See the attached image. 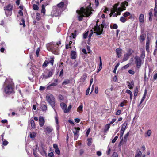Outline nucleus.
I'll list each match as a JSON object with an SVG mask.
<instances>
[{
  "label": "nucleus",
  "mask_w": 157,
  "mask_h": 157,
  "mask_svg": "<svg viewBox=\"0 0 157 157\" xmlns=\"http://www.w3.org/2000/svg\"><path fill=\"white\" fill-rule=\"evenodd\" d=\"M39 124L41 127H43L45 123V121L43 117H40L39 118Z\"/></svg>",
  "instance_id": "4468645a"
},
{
  "label": "nucleus",
  "mask_w": 157,
  "mask_h": 157,
  "mask_svg": "<svg viewBox=\"0 0 157 157\" xmlns=\"http://www.w3.org/2000/svg\"><path fill=\"white\" fill-rule=\"evenodd\" d=\"M119 134V133H118L117 134V136H116L114 137V138L112 140V143H114L116 142V140H117V139L118 138Z\"/></svg>",
  "instance_id": "c03bdc74"
},
{
  "label": "nucleus",
  "mask_w": 157,
  "mask_h": 157,
  "mask_svg": "<svg viewBox=\"0 0 157 157\" xmlns=\"http://www.w3.org/2000/svg\"><path fill=\"white\" fill-rule=\"evenodd\" d=\"M76 52L74 51H71L70 54L71 58L72 59H76Z\"/></svg>",
  "instance_id": "ddd939ff"
},
{
  "label": "nucleus",
  "mask_w": 157,
  "mask_h": 157,
  "mask_svg": "<svg viewBox=\"0 0 157 157\" xmlns=\"http://www.w3.org/2000/svg\"><path fill=\"white\" fill-rule=\"evenodd\" d=\"M117 10H116L112 8L111 10V12L110 14V16H111V14H113L116 12L117 11Z\"/></svg>",
  "instance_id": "864d4df0"
},
{
  "label": "nucleus",
  "mask_w": 157,
  "mask_h": 157,
  "mask_svg": "<svg viewBox=\"0 0 157 157\" xmlns=\"http://www.w3.org/2000/svg\"><path fill=\"white\" fill-rule=\"evenodd\" d=\"M110 27L111 29H112L113 28L114 29H116L118 28V26L116 24H114L113 25V26H112V25H110Z\"/></svg>",
  "instance_id": "8fccbe9b"
},
{
  "label": "nucleus",
  "mask_w": 157,
  "mask_h": 157,
  "mask_svg": "<svg viewBox=\"0 0 157 157\" xmlns=\"http://www.w3.org/2000/svg\"><path fill=\"white\" fill-rule=\"evenodd\" d=\"M120 21L121 22L124 23L127 21V19L125 18L124 16L121 17L120 18Z\"/></svg>",
  "instance_id": "f704fd0d"
},
{
  "label": "nucleus",
  "mask_w": 157,
  "mask_h": 157,
  "mask_svg": "<svg viewBox=\"0 0 157 157\" xmlns=\"http://www.w3.org/2000/svg\"><path fill=\"white\" fill-rule=\"evenodd\" d=\"M71 82V80L70 79H67L65 80L62 83V85H67L70 83Z\"/></svg>",
  "instance_id": "c756f323"
},
{
  "label": "nucleus",
  "mask_w": 157,
  "mask_h": 157,
  "mask_svg": "<svg viewBox=\"0 0 157 157\" xmlns=\"http://www.w3.org/2000/svg\"><path fill=\"white\" fill-rule=\"evenodd\" d=\"M46 100L52 107L55 106V99L54 96L51 94H47L46 96Z\"/></svg>",
  "instance_id": "20e7f679"
},
{
  "label": "nucleus",
  "mask_w": 157,
  "mask_h": 157,
  "mask_svg": "<svg viewBox=\"0 0 157 157\" xmlns=\"http://www.w3.org/2000/svg\"><path fill=\"white\" fill-rule=\"evenodd\" d=\"M77 111L79 113H82L83 111L82 105H80L77 109Z\"/></svg>",
  "instance_id": "cd10ccee"
},
{
  "label": "nucleus",
  "mask_w": 157,
  "mask_h": 157,
  "mask_svg": "<svg viewBox=\"0 0 157 157\" xmlns=\"http://www.w3.org/2000/svg\"><path fill=\"white\" fill-rule=\"evenodd\" d=\"M4 91L8 94L14 93V86L13 83L10 80L6 79L4 82Z\"/></svg>",
  "instance_id": "f03ea898"
},
{
  "label": "nucleus",
  "mask_w": 157,
  "mask_h": 157,
  "mask_svg": "<svg viewBox=\"0 0 157 157\" xmlns=\"http://www.w3.org/2000/svg\"><path fill=\"white\" fill-rule=\"evenodd\" d=\"M33 9L34 10H38L39 9V7L36 4H34L33 5Z\"/></svg>",
  "instance_id": "a19ab883"
},
{
  "label": "nucleus",
  "mask_w": 157,
  "mask_h": 157,
  "mask_svg": "<svg viewBox=\"0 0 157 157\" xmlns=\"http://www.w3.org/2000/svg\"><path fill=\"white\" fill-rule=\"evenodd\" d=\"M150 40L148 37L147 38V40L146 41V49L147 52H150L149 47Z\"/></svg>",
  "instance_id": "f3484780"
},
{
  "label": "nucleus",
  "mask_w": 157,
  "mask_h": 157,
  "mask_svg": "<svg viewBox=\"0 0 157 157\" xmlns=\"http://www.w3.org/2000/svg\"><path fill=\"white\" fill-rule=\"evenodd\" d=\"M90 128H89L87 129V130L86 131V136L87 137L89 134L90 132Z\"/></svg>",
  "instance_id": "bf43d9fd"
},
{
  "label": "nucleus",
  "mask_w": 157,
  "mask_h": 157,
  "mask_svg": "<svg viewBox=\"0 0 157 157\" xmlns=\"http://www.w3.org/2000/svg\"><path fill=\"white\" fill-rule=\"evenodd\" d=\"M49 63V62L48 61L45 60L43 65V67H46L47 66L48 64Z\"/></svg>",
  "instance_id": "a18cd8bd"
},
{
  "label": "nucleus",
  "mask_w": 157,
  "mask_h": 157,
  "mask_svg": "<svg viewBox=\"0 0 157 157\" xmlns=\"http://www.w3.org/2000/svg\"><path fill=\"white\" fill-rule=\"evenodd\" d=\"M64 6V3L63 2H61L57 5V6L59 8H62Z\"/></svg>",
  "instance_id": "473e14b6"
},
{
  "label": "nucleus",
  "mask_w": 157,
  "mask_h": 157,
  "mask_svg": "<svg viewBox=\"0 0 157 157\" xmlns=\"http://www.w3.org/2000/svg\"><path fill=\"white\" fill-rule=\"evenodd\" d=\"M36 136V134L34 132H33L32 133L30 132V133L29 136L30 138L33 139H34Z\"/></svg>",
  "instance_id": "5701e85b"
},
{
  "label": "nucleus",
  "mask_w": 157,
  "mask_h": 157,
  "mask_svg": "<svg viewBox=\"0 0 157 157\" xmlns=\"http://www.w3.org/2000/svg\"><path fill=\"white\" fill-rule=\"evenodd\" d=\"M121 113V111L120 110H118L116 113V115H120Z\"/></svg>",
  "instance_id": "338daca9"
},
{
  "label": "nucleus",
  "mask_w": 157,
  "mask_h": 157,
  "mask_svg": "<svg viewBox=\"0 0 157 157\" xmlns=\"http://www.w3.org/2000/svg\"><path fill=\"white\" fill-rule=\"evenodd\" d=\"M58 83V80L57 79H55L54 80V82H53L50 84L47 87V89H49V88L50 87V86H56Z\"/></svg>",
  "instance_id": "f8f14e48"
},
{
  "label": "nucleus",
  "mask_w": 157,
  "mask_h": 157,
  "mask_svg": "<svg viewBox=\"0 0 157 157\" xmlns=\"http://www.w3.org/2000/svg\"><path fill=\"white\" fill-rule=\"evenodd\" d=\"M84 152V150L80 149L79 150V154L80 155H82Z\"/></svg>",
  "instance_id": "680f3d73"
},
{
  "label": "nucleus",
  "mask_w": 157,
  "mask_h": 157,
  "mask_svg": "<svg viewBox=\"0 0 157 157\" xmlns=\"http://www.w3.org/2000/svg\"><path fill=\"white\" fill-rule=\"evenodd\" d=\"M122 49L121 48H117L116 50V52L117 53V57L119 58L121 56L122 54Z\"/></svg>",
  "instance_id": "9b49d317"
},
{
  "label": "nucleus",
  "mask_w": 157,
  "mask_h": 157,
  "mask_svg": "<svg viewBox=\"0 0 157 157\" xmlns=\"http://www.w3.org/2000/svg\"><path fill=\"white\" fill-rule=\"evenodd\" d=\"M48 156H50L51 157H53L54 156V154L52 152H51L50 153H49L48 154Z\"/></svg>",
  "instance_id": "0e129e2a"
},
{
  "label": "nucleus",
  "mask_w": 157,
  "mask_h": 157,
  "mask_svg": "<svg viewBox=\"0 0 157 157\" xmlns=\"http://www.w3.org/2000/svg\"><path fill=\"white\" fill-rule=\"evenodd\" d=\"M139 21L141 23H143L144 22V16L143 14H141L139 17Z\"/></svg>",
  "instance_id": "aec40b11"
},
{
  "label": "nucleus",
  "mask_w": 157,
  "mask_h": 157,
  "mask_svg": "<svg viewBox=\"0 0 157 157\" xmlns=\"http://www.w3.org/2000/svg\"><path fill=\"white\" fill-rule=\"evenodd\" d=\"M123 16L124 17H126L128 16H129L130 15V13L129 12H126L124 13L123 14Z\"/></svg>",
  "instance_id": "58836bf2"
},
{
  "label": "nucleus",
  "mask_w": 157,
  "mask_h": 157,
  "mask_svg": "<svg viewBox=\"0 0 157 157\" xmlns=\"http://www.w3.org/2000/svg\"><path fill=\"white\" fill-rule=\"evenodd\" d=\"M146 35L145 34H142L140 35L139 40L141 42H143L145 39Z\"/></svg>",
  "instance_id": "412c9836"
},
{
  "label": "nucleus",
  "mask_w": 157,
  "mask_h": 157,
  "mask_svg": "<svg viewBox=\"0 0 157 157\" xmlns=\"http://www.w3.org/2000/svg\"><path fill=\"white\" fill-rule=\"evenodd\" d=\"M83 77L82 81L83 82H84L85 81L87 77V74L86 73H84L83 75Z\"/></svg>",
  "instance_id": "3c124183"
},
{
  "label": "nucleus",
  "mask_w": 157,
  "mask_h": 157,
  "mask_svg": "<svg viewBox=\"0 0 157 157\" xmlns=\"http://www.w3.org/2000/svg\"><path fill=\"white\" fill-rule=\"evenodd\" d=\"M80 129L79 127H75L73 131L74 135L75 136H79V131Z\"/></svg>",
  "instance_id": "9d476101"
},
{
  "label": "nucleus",
  "mask_w": 157,
  "mask_h": 157,
  "mask_svg": "<svg viewBox=\"0 0 157 157\" xmlns=\"http://www.w3.org/2000/svg\"><path fill=\"white\" fill-rule=\"evenodd\" d=\"M77 32V31L76 30H75L74 31V33H72L71 34V36H70V37H71L72 38L75 39V38L76 37L77 35H76V33Z\"/></svg>",
  "instance_id": "7c9ffc66"
},
{
  "label": "nucleus",
  "mask_w": 157,
  "mask_h": 157,
  "mask_svg": "<svg viewBox=\"0 0 157 157\" xmlns=\"http://www.w3.org/2000/svg\"><path fill=\"white\" fill-rule=\"evenodd\" d=\"M145 56V51L144 50H143L141 51V54L140 57L141 59H144Z\"/></svg>",
  "instance_id": "c85d7f7f"
},
{
  "label": "nucleus",
  "mask_w": 157,
  "mask_h": 157,
  "mask_svg": "<svg viewBox=\"0 0 157 157\" xmlns=\"http://www.w3.org/2000/svg\"><path fill=\"white\" fill-rule=\"evenodd\" d=\"M92 7L91 6V4L88 5L86 8L83 7H81L79 10H78L76 12L78 13V20L79 21H82L83 17H88L93 13L92 11H93Z\"/></svg>",
  "instance_id": "f257e3e1"
},
{
  "label": "nucleus",
  "mask_w": 157,
  "mask_h": 157,
  "mask_svg": "<svg viewBox=\"0 0 157 157\" xmlns=\"http://www.w3.org/2000/svg\"><path fill=\"white\" fill-rule=\"evenodd\" d=\"M41 108L42 111H46L47 109V105L42 104L41 105Z\"/></svg>",
  "instance_id": "b1692460"
},
{
  "label": "nucleus",
  "mask_w": 157,
  "mask_h": 157,
  "mask_svg": "<svg viewBox=\"0 0 157 157\" xmlns=\"http://www.w3.org/2000/svg\"><path fill=\"white\" fill-rule=\"evenodd\" d=\"M44 131L46 134H50L53 131V128L50 126H47L44 128Z\"/></svg>",
  "instance_id": "0eeeda50"
},
{
  "label": "nucleus",
  "mask_w": 157,
  "mask_h": 157,
  "mask_svg": "<svg viewBox=\"0 0 157 157\" xmlns=\"http://www.w3.org/2000/svg\"><path fill=\"white\" fill-rule=\"evenodd\" d=\"M127 83H128V88H129V89H132L134 86V83L133 81H132L131 82H129L128 81Z\"/></svg>",
  "instance_id": "6ab92c4d"
},
{
  "label": "nucleus",
  "mask_w": 157,
  "mask_h": 157,
  "mask_svg": "<svg viewBox=\"0 0 157 157\" xmlns=\"http://www.w3.org/2000/svg\"><path fill=\"white\" fill-rule=\"evenodd\" d=\"M137 151V153H136L135 157H140L142 155L141 151L139 149H138Z\"/></svg>",
  "instance_id": "a878e982"
},
{
  "label": "nucleus",
  "mask_w": 157,
  "mask_h": 157,
  "mask_svg": "<svg viewBox=\"0 0 157 157\" xmlns=\"http://www.w3.org/2000/svg\"><path fill=\"white\" fill-rule=\"evenodd\" d=\"M48 72L47 74V75H43V76L44 78H47L50 77H51L52 76L54 72V69H52L51 70H48Z\"/></svg>",
  "instance_id": "1a4fd4ad"
},
{
  "label": "nucleus",
  "mask_w": 157,
  "mask_h": 157,
  "mask_svg": "<svg viewBox=\"0 0 157 157\" xmlns=\"http://www.w3.org/2000/svg\"><path fill=\"white\" fill-rule=\"evenodd\" d=\"M61 107L62 108V109L64 111V112L65 109H66L67 107V105L63 102H62L60 104Z\"/></svg>",
  "instance_id": "393cba45"
},
{
  "label": "nucleus",
  "mask_w": 157,
  "mask_h": 157,
  "mask_svg": "<svg viewBox=\"0 0 157 157\" xmlns=\"http://www.w3.org/2000/svg\"><path fill=\"white\" fill-rule=\"evenodd\" d=\"M127 54L129 56H130L132 53L134 52V51L132 48H129L127 50Z\"/></svg>",
  "instance_id": "4be33fe9"
},
{
  "label": "nucleus",
  "mask_w": 157,
  "mask_h": 157,
  "mask_svg": "<svg viewBox=\"0 0 157 157\" xmlns=\"http://www.w3.org/2000/svg\"><path fill=\"white\" fill-rule=\"evenodd\" d=\"M21 21L22 22V23H20V24L21 25H23V27H25V21L24 19L23 18H22Z\"/></svg>",
  "instance_id": "49530a36"
},
{
  "label": "nucleus",
  "mask_w": 157,
  "mask_h": 157,
  "mask_svg": "<svg viewBox=\"0 0 157 157\" xmlns=\"http://www.w3.org/2000/svg\"><path fill=\"white\" fill-rule=\"evenodd\" d=\"M41 13H43L44 14L46 12V10L45 9V6L44 4H42L41 6Z\"/></svg>",
  "instance_id": "c9c22d12"
},
{
  "label": "nucleus",
  "mask_w": 157,
  "mask_h": 157,
  "mask_svg": "<svg viewBox=\"0 0 157 157\" xmlns=\"http://www.w3.org/2000/svg\"><path fill=\"white\" fill-rule=\"evenodd\" d=\"M119 4L118 3L115 4L113 6V8L116 10H119L120 8H117V7L118 6Z\"/></svg>",
  "instance_id": "79ce46f5"
},
{
  "label": "nucleus",
  "mask_w": 157,
  "mask_h": 157,
  "mask_svg": "<svg viewBox=\"0 0 157 157\" xmlns=\"http://www.w3.org/2000/svg\"><path fill=\"white\" fill-rule=\"evenodd\" d=\"M129 56H130L127 53L124 54L123 59V61H125L127 60L128 59Z\"/></svg>",
  "instance_id": "bb28decb"
},
{
  "label": "nucleus",
  "mask_w": 157,
  "mask_h": 157,
  "mask_svg": "<svg viewBox=\"0 0 157 157\" xmlns=\"http://www.w3.org/2000/svg\"><path fill=\"white\" fill-rule=\"evenodd\" d=\"M40 147L42 149L43 151L44 154L46 155V151L47 150V147L43 144H41L40 145Z\"/></svg>",
  "instance_id": "a211bd4d"
},
{
  "label": "nucleus",
  "mask_w": 157,
  "mask_h": 157,
  "mask_svg": "<svg viewBox=\"0 0 157 157\" xmlns=\"http://www.w3.org/2000/svg\"><path fill=\"white\" fill-rule=\"evenodd\" d=\"M127 100H124L123 101V102H121L119 105L121 107H122L124 106V103H127Z\"/></svg>",
  "instance_id": "603ef678"
},
{
  "label": "nucleus",
  "mask_w": 157,
  "mask_h": 157,
  "mask_svg": "<svg viewBox=\"0 0 157 157\" xmlns=\"http://www.w3.org/2000/svg\"><path fill=\"white\" fill-rule=\"evenodd\" d=\"M122 4L124 6H128V2L126 1H125L124 2H122Z\"/></svg>",
  "instance_id": "e2e57ef3"
},
{
  "label": "nucleus",
  "mask_w": 157,
  "mask_h": 157,
  "mask_svg": "<svg viewBox=\"0 0 157 157\" xmlns=\"http://www.w3.org/2000/svg\"><path fill=\"white\" fill-rule=\"evenodd\" d=\"M90 33L88 37H89V39H91V37L92 36V35L93 34V32L92 30H91L90 31Z\"/></svg>",
  "instance_id": "052dcab7"
},
{
  "label": "nucleus",
  "mask_w": 157,
  "mask_h": 157,
  "mask_svg": "<svg viewBox=\"0 0 157 157\" xmlns=\"http://www.w3.org/2000/svg\"><path fill=\"white\" fill-rule=\"evenodd\" d=\"M128 72L132 75H134L135 73L134 71L132 70H128Z\"/></svg>",
  "instance_id": "774afa93"
},
{
  "label": "nucleus",
  "mask_w": 157,
  "mask_h": 157,
  "mask_svg": "<svg viewBox=\"0 0 157 157\" xmlns=\"http://www.w3.org/2000/svg\"><path fill=\"white\" fill-rule=\"evenodd\" d=\"M55 120L56 123L57 124H59V121H58V116L56 113L55 116Z\"/></svg>",
  "instance_id": "de8ad7c7"
},
{
  "label": "nucleus",
  "mask_w": 157,
  "mask_h": 157,
  "mask_svg": "<svg viewBox=\"0 0 157 157\" xmlns=\"http://www.w3.org/2000/svg\"><path fill=\"white\" fill-rule=\"evenodd\" d=\"M129 67V65L128 64H127L126 65H125L122 68V69H126L127 68H128Z\"/></svg>",
  "instance_id": "69168bd1"
},
{
  "label": "nucleus",
  "mask_w": 157,
  "mask_h": 157,
  "mask_svg": "<svg viewBox=\"0 0 157 157\" xmlns=\"http://www.w3.org/2000/svg\"><path fill=\"white\" fill-rule=\"evenodd\" d=\"M72 42L71 41H70L68 44H67L65 45V48L66 49H68L69 48H71V44H72Z\"/></svg>",
  "instance_id": "2f4dec72"
},
{
  "label": "nucleus",
  "mask_w": 157,
  "mask_h": 157,
  "mask_svg": "<svg viewBox=\"0 0 157 157\" xmlns=\"http://www.w3.org/2000/svg\"><path fill=\"white\" fill-rule=\"evenodd\" d=\"M58 47L56 46V45L54 44V46L53 47L51 51L54 54H56L58 53Z\"/></svg>",
  "instance_id": "dca6fc26"
},
{
  "label": "nucleus",
  "mask_w": 157,
  "mask_h": 157,
  "mask_svg": "<svg viewBox=\"0 0 157 157\" xmlns=\"http://www.w3.org/2000/svg\"><path fill=\"white\" fill-rule=\"evenodd\" d=\"M98 20L96 21V25L93 29L95 31L94 33H96L97 35H99L102 33L103 29L101 30V27H100V26L98 25Z\"/></svg>",
  "instance_id": "39448f33"
},
{
  "label": "nucleus",
  "mask_w": 157,
  "mask_h": 157,
  "mask_svg": "<svg viewBox=\"0 0 157 157\" xmlns=\"http://www.w3.org/2000/svg\"><path fill=\"white\" fill-rule=\"evenodd\" d=\"M110 127V124H107L105 127V129H104L105 132H106L109 130Z\"/></svg>",
  "instance_id": "37998d69"
},
{
  "label": "nucleus",
  "mask_w": 157,
  "mask_h": 157,
  "mask_svg": "<svg viewBox=\"0 0 157 157\" xmlns=\"http://www.w3.org/2000/svg\"><path fill=\"white\" fill-rule=\"evenodd\" d=\"M135 63L137 68H139L141 65V58L138 56H136L134 58Z\"/></svg>",
  "instance_id": "423d86ee"
},
{
  "label": "nucleus",
  "mask_w": 157,
  "mask_h": 157,
  "mask_svg": "<svg viewBox=\"0 0 157 157\" xmlns=\"http://www.w3.org/2000/svg\"><path fill=\"white\" fill-rule=\"evenodd\" d=\"M2 140L3 141L2 144L3 145L6 146L8 144V142L5 139L4 140L3 138H2Z\"/></svg>",
  "instance_id": "4c0bfd02"
},
{
  "label": "nucleus",
  "mask_w": 157,
  "mask_h": 157,
  "mask_svg": "<svg viewBox=\"0 0 157 157\" xmlns=\"http://www.w3.org/2000/svg\"><path fill=\"white\" fill-rule=\"evenodd\" d=\"M88 32H89V31H88L87 32H86L85 33H84L83 34V38L84 39H85L87 38V37L88 35Z\"/></svg>",
  "instance_id": "5fc2aeb1"
},
{
  "label": "nucleus",
  "mask_w": 157,
  "mask_h": 157,
  "mask_svg": "<svg viewBox=\"0 0 157 157\" xmlns=\"http://www.w3.org/2000/svg\"><path fill=\"white\" fill-rule=\"evenodd\" d=\"M31 125L32 128L35 129L36 128L34 121L33 120H30Z\"/></svg>",
  "instance_id": "72a5a7b5"
},
{
  "label": "nucleus",
  "mask_w": 157,
  "mask_h": 157,
  "mask_svg": "<svg viewBox=\"0 0 157 157\" xmlns=\"http://www.w3.org/2000/svg\"><path fill=\"white\" fill-rule=\"evenodd\" d=\"M71 105H70L67 108H67H66V109H65L64 110V113H67L69 112L70 110H71Z\"/></svg>",
  "instance_id": "ea45409f"
},
{
  "label": "nucleus",
  "mask_w": 157,
  "mask_h": 157,
  "mask_svg": "<svg viewBox=\"0 0 157 157\" xmlns=\"http://www.w3.org/2000/svg\"><path fill=\"white\" fill-rule=\"evenodd\" d=\"M127 124L126 122H124L122 125L121 128L120 130V138H122L124 132L125 130Z\"/></svg>",
  "instance_id": "6e6552de"
},
{
  "label": "nucleus",
  "mask_w": 157,
  "mask_h": 157,
  "mask_svg": "<svg viewBox=\"0 0 157 157\" xmlns=\"http://www.w3.org/2000/svg\"><path fill=\"white\" fill-rule=\"evenodd\" d=\"M54 44H53V43H50L46 45V47L47 50L49 51H51L53 47L54 46Z\"/></svg>",
  "instance_id": "2eb2a0df"
},
{
  "label": "nucleus",
  "mask_w": 157,
  "mask_h": 157,
  "mask_svg": "<svg viewBox=\"0 0 157 157\" xmlns=\"http://www.w3.org/2000/svg\"><path fill=\"white\" fill-rule=\"evenodd\" d=\"M40 18L41 17L40 14L38 13H37L36 15V19L37 21H39L40 19Z\"/></svg>",
  "instance_id": "09e8293b"
},
{
  "label": "nucleus",
  "mask_w": 157,
  "mask_h": 157,
  "mask_svg": "<svg viewBox=\"0 0 157 157\" xmlns=\"http://www.w3.org/2000/svg\"><path fill=\"white\" fill-rule=\"evenodd\" d=\"M119 65V63H118L117 65L115 66L114 70H113V72L114 73H116V70Z\"/></svg>",
  "instance_id": "6e6d98bb"
},
{
  "label": "nucleus",
  "mask_w": 157,
  "mask_h": 157,
  "mask_svg": "<svg viewBox=\"0 0 157 157\" xmlns=\"http://www.w3.org/2000/svg\"><path fill=\"white\" fill-rule=\"evenodd\" d=\"M129 132H128L124 136V141L125 143H126L127 140V138L129 135Z\"/></svg>",
  "instance_id": "e433bc0d"
},
{
  "label": "nucleus",
  "mask_w": 157,
  "mask_h": 157,
  "mask_svg": "<svg viewBox=\"0 0 157 157\" xmlns=\"http://www.w3.org/2000/svg\"><path fill=\"white\" fill-rule=\"evenodd\" d=\"M13 7V4H9L4 7L5 14L7 17L10 16L11 15Z\"/></svg>",
  "instance_id": "7ed1b4c3"
},
{
  "label": "nucleus",
  "mask_w": 157,
  "mask_h": 157,
  "mask_svg": "<svg viewBox=\"0 0 157 157\" xmlns=\"http://www.w3.org/2000/svg\"><path fill=\"white\" fill-rule=\"evenodd\" d=\"M111 157H118L117 153L116 152H114L112 154Z\"/></svg>",
  "instance_id": "4d7b16f0"
},
{
  "label": "nucleus",
  "mask_w": 157,
  "mask_h": 157,
  "mask_svg": "<svg viewBox=\"0 0 157 157\" xmlns=\"http://www.w3.org/2000/svg\"><path fill=\"white\" fill-rule=\"evenodd\" d=\"M55 151L56 153L58 155H59L60 154V151L59 149L57 148L55 150Z\"/></svg>",
  "instance_id": "13d9d810"
}]
</instances>
